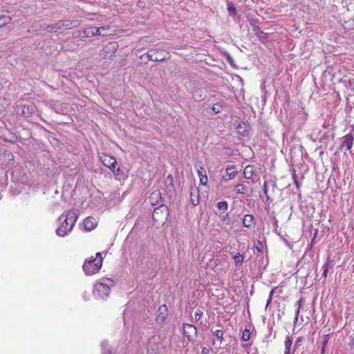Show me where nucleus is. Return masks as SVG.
I'll list each match as a JSON object with an SVG mask.
<instances>
[{
  "instance_id": "nucleus-1",
  "label": "nucleus",
  "mask_w": 354,
  "mask_h": 354,
  "mask_svg": "<svg viewBox=\"0 0 354 354\" xmlns=\"http://www.w3.org/2000/svg\"><path fill=\"white\" fill-rule=\"evenodd\" d=\"M79 214L76 209H71L63 212L59 217V220L63 221L60 226L56 230V234L58 236L64 237L68 234L73 230Z\"/></svg>"
},
{
  "instance_id": "nucleus-2",
  "label": "nucleus",
  "mask_w": 354,
  "mask_h": 354,
  "mask_svg": "<svg viewBox=\"0 0 354 354\" xmlns=\"http://www.w3.org/2000/svg\"><path fill=\"white\" fill-rule=\"evenodd\" d=\"M114 286V281L110 278H102L97 282L93 292L95 297L104 299L109 296L111 288Z\"/></svg>"
},
{
  "instance_id": "nucleus-3",
  "label": "nucleus",
  "mask_w": 354,
  "mask_h": 354,
  "mask_svg": "<svg viewBox=\"0 0 354 354\" xmlns=\"http://www.w3.org/2000/svg\"><path fill=\"white\" fill-rule=\"evenodd\" d=\"M102 264V255L100 252H97L95 258L91 257L85 261L83 265V270L86 275H93L100 270Z\"/></svg>"
},
{
  "instance_id": "nucleus-4",
  "label": "nucleus",
  "mask_w": 354,
  "mask_h": 354,
  "mask_svg": "<svg viewBox=\"0 0 354 354\" xmlns=\"http://www.w3.org/2000/svg\"><path fill=\"white\" fill-rule=\"evenodd\" d=\"M102 163L106 167L109 168L115 176H119L121 170L118 167V162L115 158L108 154H102L100 157Z\"/></svg>"
},
{
  "instance_id": "nucleus-5",
  "label": "nucleus",
  "mask_w": 354,
  "mask_h": 354,
  "mask_svg": "<svg viewBox=\"0 0 354 354\" xmlns=\"http://www.w3.org/2000/svg\"><path fill=\"white\" fill-rule=\"evenodd\" d=\"M76 24V21H71L70 20L59 21L55 24L48 25L45 30L48 32H56L59 30L70 29L73 26H75Z\"/></svg>"
},
{
  "instance_id": "nucleus-6",
  "label": "nucleus",
  "mask_w": 354,
  "mask_h": 354,
  "mask_svg": "<svg viewBox=\"0 0 354 354\" xmlns=\"http://www.w3.org/2000/svg\"><path fill=\"white\" fill-rule=\"evenodd\" d=\"M146 55L150 60L153 62H162L169 59V53L162 50H150Z\"/></svg>"
},
{
  "instance_id": "nucleus-7",
  "label": "nucleus",
  "mask_w": 354,
  "mask_h": 354,
  "mask_svg": "<svg viewBox=\"0 0 354 354\" xmlns=\"http://www.w3.org/2000/svg\"><path fill=\"white\" fill-rule=\"evenodd\" d=\"M183 334L189 341H193L194 337L197 335V329L192 324H185L183 325Z\"/></svg>"
},
{
  "instance_id": "nucleus-8",
  "label": "nucleus",
  "mask_w": 354,
  "mask_h": 354,
  "mask_svg": "<svg viewBox=\"0 0 354 354\" xmlns=\"http://www.w3.org/2000/svg\"><path fill=\"white\" fill-rule=\"evenodd\" d=\"M342 140L339 148L341 149L345 148L346 150H350L353 147L354 136L351 133H348L342 138Z\"/></svg>"
},
{
  "instance_id": "nucleus-9",
  "label": "nucleus",
  "mask_w": 354,
  "mask_h": 354,
  "mask_svg": "<svg viewBox=\"0 0 354 354\" xmlns=\"http://www.w3.org/2000/svg\"><path fill=\"white\" fill-rule=\"evenodd\" d=\"M238 174V171L235 166L227 165L225 168V174L223 176L224 180H231L234 179Z\"/></svg>"
},
{
  "instance_id": "nucleus-10",
  "label": "nucleus",
  "mask_w": 354,
  "mask_h": 354,
  "mask_svg": "<svg viewBox=\"0 0 354 354\" xmlns=\"http://www.w3.org/2000/svg\"><path fill=\"white\" fill-rule=\"evenodd\" d=\"M160 213L163 214L162 218H166L167 214H168V209L166 206H164L162 205H160L159 207L154 209L153 212V220L158 221L160 218L159 216Z\"/></svg>"
},
{
  "instance_id": "nucleus-11",
  "label": "nucleus",
  "mask_w": 354,
  "mask_h": 354,
  "mask_svg": "<svg viewBox=\"0 0 354 354\" xmlns=\"http://www.w3.org/2000/svg\"><path fill=\"white\" fill-rule=\"evenodd\" d=\"M149 201L152 205H160L162 203V194L159 190L153 192L150 196Z\"/></svg>"
},
{
  "instance_id": "nucleus-12",
  "label": "nucleus",
  "mask_w": 354,
  "mask_h": 354,
  "mask_svg": "<svg viewBox=\"0 0 354 354\" xmlns=\"http://www.w3.org/2000/svg\"><path fill=\"white\" fill-rule=\"evenodd\" d=\"M197 173L200 178V184L206 186L207 185L208 178L206 174V171L204 167L201 166L197 169Z\"/></svg>"
},
{
  "instance_id": "nucleus-13",
  "label": "nucleus",
  "mask_w": 354,
  "mask_h": 354,
  "mask_svg": "<svg viewBox=\"0 0 354 354\" xmlns=\"http://www.w3.org/2000/svg\"><path fill=\"white\" fill-rule=\"evenodd\" d=\"M190 198L193 205L196 206L199 203V189L198 187L190 189Z\"/></svg>"
},
{
  "instance_id": "nucleus-14",
  "label": "nucleus",
  "mask_w": 354,
  "mask_h": 354,
  "mask_svg": "<svg viewBox=\"0 0 354 354\" xmlns=\"http://www.w3.org/2000/svg\"><path fill=\"white\" fill-rule=\"evenodd\" d=\"M157 320L158 322H164L167 317V308L166 305H162L158 310Z\"/></svg>"
},
{
  "instance_id": "nucleus-15",
  "label": "nucleus",
  "mask_w": 354,
  "mask_h": 354,
  "mask_svg": "<svg viewBox=\"0 0 354 354\" xmlns=\"http://www.w3.org/2000/svg\"><path fill=\"white\" fill-rule=\"evenodd\" d=\"M256 175V170L254 166L248 165L245 167L243 171L244 178L248 180L252 179L253 176Z\"/></svg>"
},
{
  "instance_id": "nucleus-16",
  "label": "nucleus",
  "mask_w": 354,
  "mask_h": 354,
  "mask_svg": "<svg viewBox=\"0 0 354 354\" xmlns=\"http://www.w3.org/2000/svg\"><path fill=\"white\" fill-rule=\"evenodd\" d=\"M84 228L86 230L91 231L97 226V223L91 217H88L84 220Z\"/></svg>"
},
{
  "instance_id": "nucleus-17",
  "label": "nucleus",
  "mask_w": 354,
  "mask_h": 354,
  "mask_svg": "<svg viewBox=\"0 0 354 354\" xmlns=\"http://www.w3.org/2000/svg\"><path fill=\"white\" fill-rule=\"evenodd\" d=\"M243 223L245 227H252L254 225V216L251 214H245L243 219Z\"/></svg>"
},
{
  "instance_id": "nucleus-18",
  "label": "nucleus",
  "mask_w": 354,
  "mask_h": 354,
  "mask_svg": "<svg viewBox=\"0 0 354 354\" xmlns=\"http://www.w3.org/2000/svg\"><path fill=\"white\" fill-rule=\"evenodd\" d=\"M118 45L116 43L110 42L104 48V52L106 54H110V56H111L116 51Z\"/></svg>"
},
{
  "instance_id": "nucleus-19",
  "label": "nucleus",
  "mask_w": 354,
  "mask_h": 354,
  "mask_svg": "<svg viewBox=\"0 0 354 354\" xmlns=\"http://www.w3.org/2000/svg\"><path fill=\"white\" fill-rule=\"evenodd\" d=\"M212 333L216 340L219 342L220 344H221L223 341L224 340V332L222 330L217 329L215 330L214 331H212Z\"/></svg>"
},
{
  "instance_id": "nucleus-20",
  "label": "nucleus",
  "mask_w": 354,
  "mask_h": 354,
  "mask_svg": "<svg viewBox=\"0 0 354 354\" xmlns=\"http://www.w3.org/2000/svg\"><path fill=\"white\" fill-rule=\"evenodd\" d=\"M292 344V338L287 336L285 341V352L284 354H290V347Z\"/></svg>"
},
{
  "instance_id": "nucleus-21",
  "label": "nucleus",
  "mask_w": 354,
  "mask_h": 354,
  "mask_svg": "<svg viewBox=\"0 0 354 354\" xmlns=\"http://www.w3.org/2000/svg\"><path fill=\"white\" fill-rule=\"evenodd\" d=\"M12 20L11 17L7 15H0V28H3Z\"/></svg>"
},
{
  "instance_id": "nucleus-22",
  "label": "nucleus",
  "mask_w": 354,
  "mask_h": 354,
  "mask_svg": "<svg viewBox=\"0 0 354 354\" xmlns=\"http://www.w3.org/2000/svg\"><path fill=\"white\" fill-rule=\"evenodd\" d=\"M227 9L230 16L234 17L236 15V8L232 2H227Z\"/></svg>"
},
{
  "instance_id": "nucleus-23",
  "label": "nucleus",
  "mask_w": 354,
  "mask_h": 354,
  "mask_svg": "<svg viewBox=\"0 0 354 354\" xmlns=\"http://www.w3.org/2000/svg\"><path fill=\"white\" fill-rule=\"evenodd\" d=\"M330 339V335L328 334L323 336L322 343V351L321 354H325L326 352V346L328 344V340Z\"/></svg>"
},
{
  "instance_id": "nucleus-24",
  "label": "nucleus",
  "mask_w": 354,
  "mask_h": 354,
  "mask_svg": "<svg viewBox=\"0 0 354 354\" xmlns=\"http://www.w3.org/2000/svg\"><path fill=\"white\" fill-rule=\"evenodd\" d=\"M235 191L237 194H246L247 187L243 184H239L236 186Z\"/></svg>"
},
{
  "instance_id": "nucleus-25",
  "label": "nucleus",
  "mask_w": 354,
  "mask_h": 354,
  "mask_svg": "<svg viewBox=\"0 0 354 354\" xmlns=\"http://www.w3.org/2000/svg\"><path fill=\"white\" fill-rule=\"evenodd\" d=\"M217 208L218 210H220L222 213H224L226 212L228 209V205L226 201H221L217 203Z\"/></svg>"
},
{
  "instance_id": "nucleus-26",
  "label": "nucleus",
  "mask_w": 354,
  "mask_h": 354,
  "mask_svg": "<svg viewBox=\"0 0 354 354\" xmlns=\"http://www.w3.org/2000/svg\"><path fill=\"white\" fill-rule=\"evenodd\" d=\"M94 30H95V27H93V26L88 27V28H85V30L84 31V36L87 37L95 36Z\"/></svg>"
},
{
  "instance_id": "nucleus-27",
  "label": "nucleus",
  "mask_w": 354,
  "mask_h": 354,
  "mask_svg": "<svg viewBox=\"0 0 354 354\" xmlns=\"http://www.w3.org/2000/svg\"><path fill=\"white\" fill-rule=\"evenodd\" d=\"M330 263V261L329 259H328L326 262L322 266V270H323L322 277L324 278H326V277H327Z\"/></svg>"
},
{
  "instance_id": "nucleus-28",
  "label": "nucleus",
  "mask_w": 354,
  "mask_h": 354,
  "mask_svg": "<svg viewBox=\"0 0 354 354\" xmlns=\"http://www.w3.org/2000/svg\"><path fill=\"white\" fill-rule=\"evenodd\" d=\"M223 107V104L218 102V103L214 104L213 105L212 109L214 113H218L222 111Z\"/></svg>"
},
{
  "instance_id": "nucleus-29",
  "label": "nucleus",
  "mask_w": 354,
  "mask_h": 354,
  "mask_svg": "<svg viewBox=\"0 0 354 354\" xmlns=\"http://www.w3.org/2000/svg\"><path fill=\"white\" fill-rule=\"evenodd\" d=\"M243 256L241 254V253H236L234 256V262L236 263V264H241L243 261Z\"/></svg>"
},
{
  "instance_id": "nucleus-30",
  "label": "nucleus",
  "mask_w": 354,
  "mask_h": 354,
  "mask_svg": "<svg viewBox=\"0 0 354 354\" xmlns=\"http://www.w3.org/2000/svg\"><path fill=\"white\" fill-rule=\"evenodd\" d=\"M250 339V332L248 329H245L242 334V340L244 342H248Z\"/></svg>"
},
{
  "instance_id": "nucleus-31",
  "label": "nucleus",
  "mask_w": 354,
  "mask_h": 354,
  "mask_svg": "<svg viewBox=\"0 0 354 354\" xmlns=\"http://www.w3.org/2000/svg\"><path fill=\"white\" fill-rule=\"evenodd\" d=\"M107 346H108V343L106 341H103L101 343V346L102 348V354H111V352L109 349H106Z\"/></svg>"
},
{
  "instance_id": "nucleus-32",
  "label": "nucleus",
  "mask_w": 354,
  "mask_h": 354,
  "mask_svg": "<svg viewBox=\"0 0 354 354\" xmlns=\"http://www.w3.org/2000/svg\"><path fill=\"white\" fill-rule=\"evenodd\" d=\"M165 183H167L169 185V186H170L171 188H173L174 187L173 176L171 175L167 176V177L165 180Z\"/></svg>"
},
{
  "instance_id": "nucleus-33",
  "label": "nucleus",
  "mask_w": 354,
  "mask_h": 354,
  "mask_svg": "<svg viewBox=\"0 0 354 354\" xmlns=\"http://www.w3.org/2000/svg\"><path fill=\"white\" fill-rule=\"evenodd\" d=\"M203 314V312L199 310L196 311L194 313V319H196V321H199L201 319Z\"/></svg>"
},
{
  "instance_id": "nucleus-34",
  "label": "nucleus",
  "mask_w": 354,
  "mask_h": 354,
  "mask_svg": "<svg viewBox=\"0 0 354 354\" xmlns=\"http://www.w3.org/2000/svg\"><path fill=\"white\" fill-rule=\"evenodd\" d=\"M194 97L196 99V100L198 101L203 100L204 99L201 94H198V91H195L194 94Z\"/></svg>"
},
{
  "instance_id": "nucleus-35",
  "label": "nucleus",
  "mask_w": 354,
  "mask_h": 354,
  "mask_svg": "<svg viewBox=\"0 0 354 354\" xmlns=\"http://www.w3.org/2000/svg\"><path fill=\"white\" fill-rule=\"evenodd\" d=\"M301 299H299V301H297V304L298 306V308L296 311V315H295V320L297 321V318H298V315H299V308L301 307Z\"/></svg>"
},
{
  "instance_id": "nucleus-36",
  "label": "nucleus",
  "mask_w": 354,
  "mask_h": 354,
  "mask_svg": "<svg viewBox=\"0 0 354 354\" xmlns=\"http://www.w3.org/2000/svg\"><path fill=\"white\" fill-rule=\"evenodd\" d=\"M94 34L95 35H102V36H106L105 34H102L101 32V28H96L95 27V30H94Z\"/></svg>"
},
{
  "instance_id": "nucleus-37",
  "label": "nucleus",
  "mask_w": 354,
  "mask_h": 354,
  "mask_svg": "<svg viewBox=\"0 0 354 354\" xmlns=\"http://www.w3.org/2000/svg\"><path fill=\"white\" fill-rule=\"evenodd\" d=\"M292 178L294 179V183L295 184L296 187L297 188H299V182L297 180V176H296L295 174H293Z\"/></svg>"
},
{
  "instance_id": "nucleus-38",
  "label": "nucleus",
  "mask_w": 354,
  "mask_h": 354,
  "mask_svg": "<svg viewBox=\"0 0 354 354\" xmlns=\"http://www.w3.org/2000/svg\"><path fill=\"white\" fill-rule=\"evenodd\" d=\"M263 193L265 194L266 197L268 198V187H267V183H265L264 185H263Z\"/></svg>"
},
{
  "instance_id": "nucleus-39",
  "label": "nucleus",
  "mask_w": 354,
  "mask_h": 354,
  "mask_svg": "<svg viewBox=\"0 0 354 354\" xmlns=\"http://www.w3.org/2000/svg\"><path fill=\"white\" fill-rule=\"evenodd\" d=\"M202 354H209V351L206 347H203L202 349Z\"/></svg>"
},
{
  "instance_id": "nucleus-40",
  "label": "nucleus",
  "mask_w": 354,
  "mask_h": 354,
  "mask_svg": "<svg viewBox=\"0 0 354 354\" xmlns=\"http://www.w3.org/2000/svg\"><path fill=\"white\" fill-rule=\"evenodd\" d=\"M258 245H257V246H256V248H257V250L259 252H261V246H262V245H261V242H260V241H259V242H258Z\"/></svg>"
},
{
  "instance_id": "nucleus-41",
  "label": "nucleus",
  "mask_w": 354,
  "mask_h": 354,
  "mask_svg": "<svg viewBox=\"0 0 354 354\" xmlns=\"http://www.w3.org/2000/svg\"><path fill=\"white\" fill-rule=\"evenodd\" d=\"M275 288H272V289L271 290V291L270 292V294H269V297L272 298V295H273V294H274V292Z\"/></svg>"
},
{
  "instance_id": "nucleus-42",
  "label": "nucleus",
  "mask_w": 354,
  "mask_h": 354,
  "mask_svg": "<svg viewBox=\"0 0 354 354\" xmlns=\"http://www.w3.org/2000/svg\"><path fill=\"white\" fill-rule=\"evenodd\" d=\"M88 295H89V294H88V293H87V292H84V294H83V297H84V299L85 300H88V297H87V296H88Z\"/></svg>"
},
{
  "instance_id": "nucleus-43",
  "label": "nucleus",
  "mask_w": 354,
  "mask_h": 354,
  "mask_svg": "<svg viewBox=\"0 0 354 354\" xmlns=\"http://www.w3.org/2000/svg\"><path fill=\"white\" fill-rule=\"evenodd\" d=\"M271 301H272V298L268 297V299L267 300L266 308H267V307L269 306V304H270Z\"/></svg>"
},
{
  "instance_id": "nucleus-44",
  "label": "nucleus",
  "mask_w": 354,
  "mask_h": 354,
  "mask_svg": "<svg viewBox=\"0 0 354 354\" xmlns=\"http://www.w3.org/2000/svg\"><path fill=\"white\" fill-rule=\"evenodd\" d=\"M100 28H101V31H102V30H108L109 28V26H102V27H100Z\"/></svg>"
},
{
  "instance_id": "nucleus-45",
  "label": "nucleus",
  "mask_w": 354,
  "mask_h": 354,
  "mask_svg": "<svg viewBox=\"0 0 354 354\" xmlns=\"http://www.w3.org/2000/svg\"><path fill=\"white\" fill-rule=\"evenodd\" d=\"M353 131H354V126L352 127Z\"/></svg>"
}]
</instances>
